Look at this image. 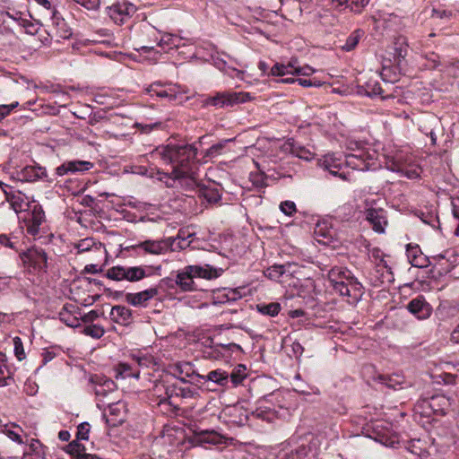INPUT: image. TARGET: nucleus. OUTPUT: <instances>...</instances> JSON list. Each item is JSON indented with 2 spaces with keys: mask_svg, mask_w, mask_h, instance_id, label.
<instances>
[{
  "mask_svg": "<svg viewBox=\"0 0 459 459\" xmlns=\"http://www.w3.org/2000/svg\"><path fill=\"white\" fill-rule=\"evenodd\" d=\"M197 149L187 143H168L156 148L152 156L172 166L170 178L174 179L189 178L195 180L196 175L195 157Z\"/></svg>",
  "mask_w": 459,
  "mask_h": 459,
  "instance_id": "1",
  "label": "nucleus"
},
{
  "mask_svg": "<svg viewBox=\"0 0 459 459\" xmlns=\"http://www.w3.org/2000/svg\"><path fill=\"white\" fill-rule=\"evenodd\" d=\"M328 279L333 290L341 296L349 298L348 302L356 303L362 296V285L353 273L344 267L334 266L328 272Z\"/></svg>",
  "mask_w": 459,
  "mask_h": 459,
  "instance_id": "2",
  "label": "nucleus"
},
{
  "mask_svg": "<svg viewBox=\"0 0 459 459\" xmlns=\"http://www.w3.org/2000/svg\"><path fill=\"white\" fill-rule=\"evenodd\" d=\"M252 97L248 92L222 91L213 96H209L202 100V107H214L223 108L233 107L236 104L245 103L251 100Z\"/></svg>",
  "mask_w": 459,
  "mask_h": 459,
  "instance_id": "3",
  "label": "nucleus"
},
{
  "mask_svg": "<svg viewBox=\"0 0 459 459\" xmlns=\"http://www.w3.org/2000/svg\"><path fill=\"white\" fill-rule=\"evenodd\" d=\"M105 275L108 279L117 281H127L129 282H136L147 277L148 273L145 266L118 264L108 268Z\"/></svg>",
  "mask_w": 459,
  "mask_h": 459,
  "instance_id": "4",
  "label": "nucleus"
},
{
  "mask_svg": "<svg viewBox=\"0 0 459 459\" xmlns=\"http://www.w3.org/2000/svg\"><path fill=\"white\" fill-rule=\"evenodd\" d=\"M90 383L97 399L103 405L114 399L113 395L117 393V386L112 379L95 374L91 376Z\"/></svg>",
  "mask_w": 459,
  "mask_h": 459,
  "instance_id": "5",
  "label": "nucleus"
},
{
  "mask_svg": "<svg viewBox=\"0 0 459 459\" xmlns=\"http://www.w3.org/2000/svg\"><path fill=\"white\" fill-rule=\"evenodd\" d=\"M185 440V434L182 429L165 427L161 434L156 437L154 446H166V452L170 453L174 446L182 445Z\"/></svg>",
  "mask_w": 459,
  "mask_h": 459,
  "instance_id": "6",
  "label": "nucleus"
},
{
  "mask_svg": "<svg viewBox=\"0 0 459 459\" xmlns=\"http://www.w3.org/2000/svg\"><path fill=\"white\" fill-rule=\"evenodd\" d=\"M429 406H432L435 415H446L449 411H456L459 409L457 397L446 396L444 394H437L431 396Z\"/></svg>",
  "mask_w": 459,
  "mask_h": 459,
  "instance_id": "7",
  "label": "nucleus"
},
{
  "mask_svg": "<svg viewBox=\"0 0 459 459\" xmlns=\"http://www.w3.org/2000/svg\"><path fill=\"white\" fill-rule=\"evenodd\" d=\"M170 371L182 384H195L200 382V378H204L194 370L189 362H178L170 367Z\"/></svg>",
  "mask_w": 459,
  "mask_h": 459,
  "instance_id": "8",
  "label": "nucleus"
},
{
  "mask_svg": "<svg viewBox=\"0 0 459 459\" xmlns=\"http://www.w3.org/2000/svg\"><path fill=\"white\" fill-rule=\"evenodd\" d=\"M406 309L418 320H426V318H429L431 316L433 311L431 304L427 302L423 296H418L411 299L408 302Z\"/></svg>",
  "mask_w": 459,
  "mask_h": 459,
  "instance_id": "9",
  "label": "nucleus"
},
{
  "mask_svg": "<svg viewBox=\"0 0 459 459\" xmlns=\"http://www.w3.org/2000/svg\"><path fill=\"white\" fill-rule=\"evenodd\" d=\"M137 8L133 4L121 2L114 4L108 8L109 17L117 24H124L134 13Z\"/></svg>",
  "mask_w": 459,
  "mask_h": 459,
  "instance_id": "10",
  "label": "nucleus"
},
{
  "mask_svg": "<svg viewBox=\"0 0 459 459\" xmlns=\"http://www.w3.org/2000/svg\"><path fill=\"white\" fill-rule=\"evenodd\" d=\"M109 413L106 418L107 423L111 427L121 425L126 420V406L124 402L115 401V399L107 403Z\"/></svg>",
  "mask_w": 459,
  "mask_h": 459,
  "instance_id": "11",
  "label": "nucleus"
},
{
  "mask_svg": "<svg viewBox=\"0 0 459 459\" xmlns=\"http://www.w3.org/2000/svg\"><path fill=\"white\" fill-rule=\"evenodd\" d=\"M406 256L410 264L409 271L420 272V268L428 266L429 258L422 254L419 245H406Z\"/></svg>",
  "mask_w": 459,
  "mask_h": 459,
  "instance_id": "12",
  "label": "nucleus"
},
{
  "mask_svg": "<svg viewBox=\"0 0 459 459\" xmlns=\"http://www.w3.org/2000/svg\"><path fill=\"white\" fill-rule=\"evenodd\" d=\"M365 217L374 231L378 233L385 232L388 221L386 212L384 209H366Z\"/></svg>",
  "mask_w": 459,
  "mask_h": 459,
  "instance_id": "13",
  "label": "nucleus"
},
{
  "mask_svg": "<svg viewBox=\"0 0 459 459\" xmlns=\"http://www.w3.org/2000/svg\"><path fill=\"white\" fill-rule=\"evenodd\" d=\"M175 239L172 238L160 240H145L139 243L135 247L143 248L146 253L152 255H160L172 248ZM134 248V247H133Z\"/></svg>",
  "mask_w": 459,
  "mask_h": 459,
  "instance_id": "14",
  "label": "nucleus"
},
{
  "mask_svg": "<svg viewBox=\"0 0 459 459\" xmlns=\"http://www.w3.org/2000/svg\"><path fill=\"white\" fill-rule=\"evenodd\" d=\"M160 292V288L151 287L147 290L137 293H126L125 299L126 301L134 307H146L148 302L157 296Z\"/></svg>",
  "mask_w": 459,
  "mask_h": 459,
  "instance_id": "15",
  "label": "nucleus"
},
{
  "mask_svg": "<svg viewBox=\"0 0 459 459\" xmlns=\"http://www.w3.org/2000/svg\"><path fill=\"white\" fill-rule=\"evenodd\" d=\"M25 263H28L33 269L46 271L48 267V256L43 249L38 247L30 248L25 253Z\"/></svg>",
  "mask_w": 459,
  "mask_h": 459,
  "instance_id": "16",
  "label": "nucleus"
},
{
  "mask_svg": "<svg viewBox=\"0 0 459 459\" xmlns=\"http://www.w3.org/2000/svg\"><path fill=\"white\" fill-rule=\"evenodd\" d=\"M22 180L27 182H35L39 179H44L47 182H52L54 179L48 178L47 169L45 167L39 165L26 166L19 173Z\"/></svg>",
  "mask_w": 459,
  "mask_h": 459,
  "instance_id": "17",
  "label": "nucleus"
},
{
  "mask_svg": "<svg viewBox=\"0 0 459 459\" xmlns=\"http://www.w3.org/2000/svg\"><path fill=\"white\" fill-rule=\"evenodd\" d=\"M404 449L410 457L407 459H428L429 452L427 449V443L420 438H413L409 441Z\"/></svg>",
  "mask_w": 459,
  "mask_h": 459,
  "instance_id": "18",
  "label": "nucleus"
},
{
  "mask_svg": "<svg viewBox=\"0 0 459 459\" xmlns=\"http://www.w3.org/2000/svg\"><path fill=\"white\" fill-rule=\"evenodd\" d=\"M190 273L195 278L205 280H213L221 275V269H216L209 264L204 265H186Z\"/></svg>",
  "mask_w": 459,
  "mask_h": 459,
  "instance_id": "19",
  "label": "nucleus"
},
{
  "mask_svg": "<svg viewBox=\"0 0 459 459\" xmlns=\"http://www.w3.org/2000/svg\"><path fill=\"white\" fill-rule=\"evenodd\" d=\"M210 348L211 351H206L207 357L213 358L215 359H219L224 356L223 352L220 351V349L224 351H233L234 350L241 351V346L230 342V343H219L215 342L212 339L210 340Z\"/></svg>",
  "mask_w": 459,
  "mask_h": 459,
  "instance_id": "20",
  "label": "nucleus"
},
{
  "mask_svg": "<svg viewBox=\"0 0 459 459\" xmlns=\"http://www.w3.org/2000/svg\"><path fill=\"white\" fill-rule=\"evenodd\" d=\"M176 284L182 291H194L197 289L194 277L189 273L187 266L178 272Z\"/></svg>",
  "mask_w": 459,
  "mask_h": 459,
  "instance_id": "21",
  "label": "nucleus"
},
{
  "mask_svg": "<svg viewBox=\"0 0 459 459\" xmlns=\"http://www.w3.org/2000/svg\"><path fill=\"white\" fill-rule=\"evenodd\" d=\"M4 184L0 181V187L3 189L6 201L10 204L11 208L16 212L24 210L27 204L24 202L23 195L19 192L6 191L4 189Z\"/></svg>",
  "mask_w": 459,
  "mask_h": 459,
  "instance_id": "22",
  "label": "nucleus"
},
{
  "mask_svg": "<svg viewBox=\"0 0 459 459\" xmlns=\"http://www.w3.org/2000/svg\"><path fill=\"white\" fill-rule=\"evenodd\" d=\"M423 172L419 159L404 158L403 175L408 178H419Z\"/></svg>",
  "mask_w": 459,
  "mask_h": 459,
  "instance_id": "23",
  "label": "nucleus"
},
{
  "mask_svg": "<svg viewBox=\"0 0 459 459\" xmlns=\"http://www.w3.org/2000/svg\"><path fill=\"white\" fill-rule=\"evenodd\" d=\"M132 360L136 367V369L141 371L142 368H152L156 365L155 359L147 353L137 352L132 354Z\"/></svg>",
  "mask_w": 459,
  "mask_h": 459,
  "instance_id": "24",
  "label": "nucleus"
},
{
  "mask_svg": "<svg viewBox=\"0 0 459 459\" xmlns=\"http://www.w3.org/2000/svg\"><path fill=\"white\" fill-rule=\"evenodd\" d=\"M110 316L116 323L126 324L132 316V312L126 307L117 305L112 307Z\"/></svg>",
  "mask_w": 459,
  "mask_h": 459,
  "instance_id": "25",
  "label": "nucleus"
},
{
  "mask_svg": "<svg viewBox=\"0 0 459 459\" xmlns=\"http://www.w3.org/2000/svg\"><path fill=\"white\" fill-rule=\"evenodd\" d=\"M199 187V194L203 196L208 203L216 204L221 198V195L218 188L207 186L204 185H197Z\"/></svg>",
  "mask_w": 459,
  "mask_h": 459,
  "instance_id": "26",
  "label": "nucleus"
},
{
  "mask_svg": "<svg viewBox=\"0 0 459 459\" xmlns=\"http://www.w3.org/2000/svg\"><path fill=\"white\" fill-rule=\"evenodd\" d=\"M116 377H121L122 378L134 377L139 378L140 370L136 369L135 365L127 363H119L117 367Z\"/></svg>",
  "mask_w": 459,
  "mask_h": 459,
  "instance_id": "27",
  "label": "nucleus"
},
{
  "mask_svg": "<svg viewBox=\"0 0 459 459\" xmlns=\"http://www.w3.org/2000/svg\"><path fill=\"white\" fill-rule=\"evenodd\" d=\"M409 212L408 209L404 208V213ZM410 212L414 213L416 217H419L420 220L426 223V225H429L433 228L437 227V223H439L437 215L430 212H423V211H410Z\"/></svg>",
  "mask_w": 459,
  "mask_h": 459,
  "instance_id": "28",
  "label": "nucleus"
},
{
  "mask_svg": "<svg viewBox=\"0 0 459 459\" xmlns=\"http://www.w3.org/2000/svg\"><path fill=\"white\" fill-rule=\"evenodd\" d=\"M204 378H203L205 381H212L221 386L227 385L229 382V375L226 371L221 369H216L212 370L208 373V375L204 376Z\"/></svg>",
  "mask_w": 459,
  "mask_h": 459,
  "instance_id": "29",
  "label": "nucleus"
},
{
  "mask_svg": "<svg viewBox=\"0 0 459 459\" xmlns=\"http://www.w3.org/2000/svg\"><path fill=\"white\" fill-rule=\"evenodd\" d=\"M75 248L78 249V253L91 251L93 248L97 251H100L102 244L100 242H97L93 238H86L76 243Z\"/></svg>",
  "mask_w": 459,
  "mask_h": 459,
  "instance_id": "30",
  "label": "nucleus"
},
{
  "mask_svg": "<svg viewBox=\"0 0 459 459\" xmlns=\"http://www.w3.org/2000/svg\"><path fill=\"white\" fill-rule=\"evenodd\" d=\"M451 253L452 252L448 251V249H446L445 252L436 254L432 256L436 265L439 266V268L444 272H447L451 267H453L449 256Z\"/></svg>",
  "mask_w": 459,
  "mask_h": 459,
  "instance_id": "31",
  "label": "nucleus"
},
{
  "mask_svg": "<svg viewBox=\"0 0 459 459\" xmlns=\"http://www.w3.org/2000/svg\"><path fill=\"white\" fill-rule=\"evenodd\" d=\"M324 166L332 175L338 176L343 180H349V174L341 172L342 164L336 163L332 158H326L324 161Z\"/></svg>",
  "mask_w": 459,
  "mask_h": 459,
  "instance_id": "32",
  "label": "nucleus"
},
{
  "mask_svg": "<svg viewBox=\"0 0 459 459\" xmlns=\"http://www.w3.org/2000/svg\"><path fill=\"white\" fill-rule=\"evenodd\" d=\"M195 438L200 443L219 444L221 442V436L215 431L205 430L195 433Z\"/></svg>",
  "mask_w": 459,
  "mask_h": 459,
  "instance_id": "33",
  "label": "nucleus"
},
{
  "mask_svg": "<svg viewBox=\"0 0 459 459\" xmlns=\"http://www.w3.org/2000/svg\"><path fill=\"white\" fill-rule=\"evenodd\" d=\"M364 35V31L362 30H355L346 39L345 44L342 46V49L344 51H351L353 50L359 44L360 39Z\"/></svg>",
  "mask_w": 459,
  "mask_h": 459,
  "instance_id": "34",
  "label": "nucleus"
},
{
  "mask_svg": "<svg viewBox=\"0 0 459 459\" xmlns=\"http://www.w3.org/2000/svg\"><path fill=\"white\" fill-rule=\"evenodd\" d=\"M54 22L56 29V36L62 39H68L72 36L71 29L67 27L64 19H60L54 14Z\"/></svg>",
  "mask_w": 459,
  "mask_h": 459,
  "instance_id": "35",
  "label": "nucleus"
},
{
  "mask_svg": "<svg viewBox=\"0 0 459 459\" xmlns=\"http://www.w3.org/2000/svg\"><path fill=\"white\" fill-rule=\"evenodd\" d=\"M431 397L422 398V400L419 401L415 405V411L420 414L430 417L434 414V410L432 406H430Z\"/></svg>",
  "mask_w": 459,
  "mask_h": 459,
  "instance_id": "36",
  "label": "nucleus"
},
{
  "mask_svg": "<svg viewBox=\"0 0 459 459\" xmlns=\"http://www.w3.org/2000/svg\"><path fill=\"white\" fill-rule=\"evenodd\" d=\"M178 397V382L172 384H166L164 387V395L160 399V403H164L169 401V405H173L171 399Z\"/></svg>",
  "mask_w": 459,
  "mask_h": 459,
  "instance_id": "37",
  "label": "nucleus"
},
{
  "mask_svg": "<svg viewBox=\"0 0 459 459\" xmlns=\"http://www.w3.org/2000/svg\"><path fill=\"white\" fill-rule=\"evenodd\" d=\"M257 310L263 314L270 316H275L281 310V305L277 302H272L269 304H259L257 305Z\"/></svg>",
  "mask_w": 459,
  "mask_h": 459,
  "instance_id": "38",
  "label": "nucleus"
},
{
  "mask_svg": "<svg viewBox=\"0 0 459 459\" xmlns=\"http://www.w3.org/2000/svg\"><path fill=\"white\" fill-rule=\"evenodd\" d=\"M71 173L84 172L93 168V163L87 160H69Z\"/></svg>",
  "mask_w": 459,
  "mask_h": 459,
  "instance_id": "39",
  "label": "nucleus"
},
{
  "mask_svg": "<svg viewBox=\"0 0 459 459\" xmlns=\"http://www.w3.org/2000/svg\"><path fill=\"white\" fill-rule=\"evenodd\" d=\"M286 273V265L284 264H273L264 271L266 277L272 280H278Z\"/></svg>",
  "mask_w": 459,
  "mask_h": 459,
  "instance_id": "40",
  "label": "nucleus"
},
{
  "mask_svg": "<svg viewBox=\"0 0 459 459\" xmlns=\"http://www.w3.org/2000/svg\"><path fill=\"white\" fill-rule=\"evenodd\" d=\"M82 333L85 335L91 336L94 339H100L104 335L105 330L100 325H90L83 328Z\"/></svg>",
  "mask_w": 459,
  "mask_h": 459,
  "instance_id": "41",
  "label": "nucleus"
},
{
  "mask_svg": "<svg viewBox=\"0 0 459 459\" xmlns=\"http://www.w3.org/2000/svg\"><path fill=\"white\" fill-rule=\"evenodd\" d=\"M45 221V212L40 206H34L31 212V217L29 220L30 222L34 225H41Z\"/></svg>",
  "mask_w": 459,
  "mask_h": 459,
  "instance_id": "42",
  "label": "nucleus"
},
{
  "mask_svg": "<svg viewBox=\"0 0 459 459\" xmlns=\"http://www.w3.org/2000/svg\"><path fill=\"white\" fill-rule=\"evenodd\" d=\"M383 380V384H385L388 388L394 390H400L402 388V382L399 380V376H386L381 377Z\"/></svg>",
  "mask_w": 459,
  "mask_h": 459,
  "instance_id": "43",
  "label": "nucleus"
},
{
  "mask_svg": "<svg viewBox=\"0 0 459 459\" xmlns=\"http://www.w3.org/2000/svg\"><path fill=\"white\" fill-rule=\"evenodd\" d=\"M194 235L195 233H191L187 230H179L177 236V238L179 240V247L186 248V247H188L191 243V240H189V238H192Z\"/></svg>",
  "mask_w": 459,
  "mask_h": 459,
  "instance_id": "44",
  "label": "nucleus"
},
{
  "mask_svg": "<svg viewBox=\"0 0 459 459\" xmlns=\"http://www.w3.org/2000/svg\"><path fill=\"white\" fill-rule=\"evenodd\" d=\"M151 91H153L155 95H157L160 98H166L169 101H175L178 99V94L174 91V89H160V90H155L152 89Z\"/></svg>",
  "mask_w": 459,
  "mask_h": 459,
  "instance_id": "45",
  "label": "nucleus"
},
{
  "mask_svg": "<svg viewBox=\"0 0 459 459\" xmlns=\"http://www.w3.org/2000/svg\"><path fill=\"white\" fill-rule=\"evenodd\" d=\"M246 368L243 365H238V368L233 370L230 374V380L233 383L234 386L239 385L246 377L244 373Z\"/></svg>",
  "mask_w": 459,
  "mask_h": 459,
  "instance_id": "46",
  "label": "nucleus"
},
{
  "mask_svg": "<svg viewBox=\"0 0 459 459\" xmlns=\"http://www.w3.org/2000/svg\"><path fill=\"white\" fill-rule=\"evenodd\" d=\"M270 74L273 76H283L286 74H293V72L289 69L287 65L277 63L271 68Z\"/></svg>",
  "mask_w": 459,
  "mask_h": 459,
  "instance_id": "47",
  "label": "nucleus"
},
{
  "mask_svg": "<svg viewBox=\"0 0 459 459\" xmlns=\"http://www.w3.org/2000/svg\"><path fill=\"white\" fill-rule=\"evenodd\" d=\"M177 37L171 35V34H165L161 37L160 40H157V38L155 37L154 42H157V45L160 47L163 46H169V48L177 47Z\"/></svg>",
  "mask_w": 459,
  "mask_h": 459,
  "instance_id": "48",
  "label": "nucleus"
},
{
  "mask_svg": "<svg viewBox=\"0 0 459 459\" xmlns=\"http://www.w3.org/2000/svg\"><path fill=\"white\" fill-rule=\"evenodd\" d=\"M433 377L437 383L455 384L456 383L458 376L449 373H441L434 375Z\"/></svg>",
  "mask_w": 459,
  "mask_h": 459,
  "instance_id": "49",
  "label": "nucleus"
},
{
  "mask_svg": "<svg viewBox=\"0 0 459 459\" xmlns=\"http://www.w3.org/2000/svg\"><path fill=\"white\" fill-rule=\"evenodd\" d=\"M134 128L140 130L143 134H149L153 129L160 128L161 123L160 122H155L152 124H143V123H134L133 126Z\"/></svg>",
  "mask_w": 459,
  "mask_h": 459,
  "instance_id": "50",
  "label": "nucleus"
},
{
  "mask_svg": "<svg viewBox=\"0 0 459 459\" xmlns=\"http://www.w3.org/2000/svg\"><path fill=\"white\" fill-rule=\"evenodd\" d=\"M197 394L195 388L190 386H184L178 383V397L181 398H192Z\"/></svg>",
  "mask_w": 459,
  "mask_h": 459,
  "instance_id": "51",
  "label": "nucleus"
},
{
  "mask_svg": "<svg viewBox=\"0 0 459 459\" xmlns=\"http://www.w3.org/2000/svg\"><path fill=\"white\" fill-rule=\"evenodd\" d=\"M229 141L230 140H225L223 142L212 145L209 149H207L205 156L210 158L217 157L221 153V151L224 148L225 143H228Z\"/></svg>",
  "mask_w": 459,
  "mask_h": 459,
  "instance_id": "52",
  "label": "nucleus"
},
{
  "mask_svg": "<svg viewBox=\"0 0 459 459\" xmlns=\"http://www.w3.org/2000/svg\"><path fill=\"white\" fill-rule=\"evenodd\" d=\"M13 342L14 346V354L17 357V359L21 361L25 358V352L22 339L18 336H15Z\"/></svg>",
  "mask_w": 459,
  "mask_h": 459,
  "instance_id": "53",
  "label": "nucleus"
},
{
  "mask_svg": "<svg viewBox=\"0 0 459 459\" xmlns=\"http://www.w3.org/2000/svg\"><path fill=\"white\" fill-rule=\"evenodd\" d=\"M91 426L88 422L81 423L77 428V439L87 440L89 438V432Z\"/></svg>",
  "mask_w": 459,
  "mask_h": 459,
  "instance_id": "54",
  "label": "nucleus"
},
{
  "mask_svg": "<svg viewBox=\"0 0 459 459\" xmlns=\"http://www.w3.org/2000/svg\"><path fill=\"white\" fill-rule=\"evenodd\" d=\"M280 209L284 214L291 216L296 212V204L291 201H284L280 204Z\"/></svg>",
  "mask_w": 459,
  "mask_h": 459,
  "instance_id": "55",
  "label": "nucleus"
},
{
  "mask_svg": "<svg viewBox=\"0 0 459 459\" xmlns=\"http://www.w3.org/2000/svg\"><path fill=\"white\" fill-rule=\"evenodd\" d=\"M366 87V93L368 96L381 95L383 92L377 82H374L373 83L368 82Z\"/></svg>",
  "mask_w": 459,
  "mask_h": 459,
  "instance_id": "56",
  "label": "nucleus"
},
{
  "mask_svg": "<svg viewBox=\"0 0 459 459\" xmlns=\"http://www.w3.org/2000/svg\"><path fill=\"white\" fill-rule=\"evenodd\" d=\"M88 10H96L100 6V0H74Z\"/></svg>",
  "mask_w": 459,
  "mask_h": 459,
  "instance_id": "57",
  "label": "nucleus"
},
{
  "mask_svg": "<svg viewBox=\"0 0 459 459\" xmlns=\"http://www.w3.org/2000/svg\"><path fill=\"white\" fill-rule=\"evenodd\" d=\"M19 102L15 101L10 105H0V120L4 119L10 112L18 107Z\"/></svg>",
  "mask_w": 459,
  "mask_h": 459,
  "instance_id": "58",
  "label": "nucleus"
},
{
  "mask_svg": "<svg viewBox=\"0 0 459 459\" xmlns=\"http://www.w3.org/2000/svg\"><path fill=\"white\" fill-rule=\"evenodd\" d=\"M297 82L302 87H320L322 85L320 81L310 79H297Z\"/></svg>",
  "mask_w": 459,
  "mask_h": 459,
  "instance_id": "59",
  "label": "nucleus"
},
{
  "mask_svg": "<svg viewBox=\"0 0 459 459\" xmlns=\"http://www.w3.org/2000/svg\"><path fill=\"white\" fill-rule=\"evenodd\" d=\"M68 173H71L69 161L64 162L56 169V175L58 177L65 176Z\"/></svg>",
  "mask_w": 459,
  "mask_h": 459,
  "instance_id": "60",
  "label": "nucleus"
},
{
  "mask_svg": "<svg viewBox=\"0 0 459 459\" xmlns=\"http://www.w3.org/2000/svg\"><path fill=\"white\" fill-rule=\"evenodd\" d=\"M102 120H107V117L100 113H94L90 116L89 124L91 126H95L98 123L101 122Z\"/></svg>",
  "mask_w": 459,
  "mask_h": 459,
  "instance_id": "61",
  "label": "nucleus"
},
{
  "mask_svg": "<svg viewBox=\"0 0 459 459\" xmlns=\"http://www.w3.org/2000/svg\"><path fill=\"white\" fill-rule=\"evenodd\" d=\"M5 434L10 439H12L14 442H16L18 444L23 443V440H22L21 435L19 433H17L16 431H13L11 429H6Z\"/></svg>",
  "mask_w": 459,
  "mask_h": 459,
  "instance_id": "62",
  "label": "nucleus"
},
{
  "mask_svg": "<svg viewBox=\"0 0 459 459\" xmlns=\"http://www.w3.org/2000/svg\"><path fill=\"white\" fill-rule=\"evenodd\" d=\"M165 381L158 382L153 386V394L160 397H163L162 392H164Z\"/></svg>",
  "mask_w": 459,
  "mask_h": 459,
  "instance_id": "63",
  "label": "nucleus"
},
{
  "mask_svg": "<svg viewBox=\"0 0 459 459\" xmlns=\"http://www.w3.org/2000/svg\"><path fill=\"white\" fill-rule=\"evenodd\" d=\"M315 72V70L310 67L309 65L300 66L299 68H297L296 74L297 75H304L308 76L312 74Z\"/></svg>",
  "mask_w": 459,
  "mask_h": 459,
  "instance_id": "64",
  "label": "nucleus"
}]
</instances>
